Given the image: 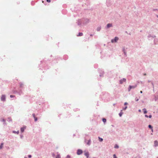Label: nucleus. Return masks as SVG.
Listing matches in <instances>:
<instances>
[{"instance_id":"28","label":"nucleus","mask_w":158,"mask_h":158,"mask_svg":"<svg viewBox=\"0 0 158 158\" xmlns=\"http://www.w3.org/2000/svg\"><path fill=\"white\" fill-rule=\"evenodd\" d=\"M1 121L4 122H5V120L3 118H2V119H1Z\"/></svg>"},{"instance_id":"39","label":"nucleus","mask_w":158,"mask_h":158,"mask_svg":"<svg viewBox=\"0 0 158 158\" xmlns=\"http://www.w3.org/2000/svg\"><path fill=\"white\" fill-rule=\"evenodd\" d=\"M70 158V156L69 155H68L67 156V157L66 158Z\"/></svg>"},{"instance_id":"34","label":"nucleus","mask_w":158,"mask_h":158,"mask_svg":"<svg viewBox=\"0 0 158 158\" xmlns=\"http://www.w3.org/2000/svg\"><path fill=\"white\" fill-rule=\"evenodd\" d=\"M8 120V121H11V120H11V118H9Z\"/></svg>"},{"instance_id":"13","label":"nucleus","mask_w":158,"mask_h":158,"mask_svg":"<svg viewBox=\"0 0 158 158\" xmlns=\"http://www.w3.org/2000/svg\"><path fill=\"white\" fill-rule=\"evenodd\" d=\"M101 29V26L98 27L97 28V31H99Z\"/></svg>"},{"instance_id":"32","label":"nucleus","mask_w":158,"mask_h":158,"mask_svg":"<svg viewBox=\"0 0 158 158\" xmlns=\"http://www.w3.org/2000/svg\"><path fill=\"white\" fill-rule=\"evenodd\" d=\"M32 115H33V117H34V118H35V117H35V114H32Z\"/></svg>"},{"instance_id":"41","label":"nucleus","mask_w":158,"mask_h":158,"mask_svg":"<svg viewBox=\"0 0 158 158\" xmlns=\"http://www.w3.org/2000/svg\"><path fill=\"white\" fill-rule=\"evenodd\" d=\"M145 116L146 118H148V115H145Z\"/></svg>"},{"instance_id":"3","label":"nucleus","mask_w":158,"mask_h":158,"mask_svg":"<svg viewBox=\"0 0 158 158\" xmlns=\"http://www.w3.org/2000/svg\"><path fill=\"white\" fill-rule=\"evenodd\" d=\"M119 38L117 37H115L114 39H112L111 40L112 43H115L117 42Z\"/></svg>"},{"instance_id":"7","label":"nucleus","mask_w":158,"mask_h":158,"mask_svg":"<svg viewBox=\"0 0 158 158\" xmlns=\"http://www.w3.org/2000/svg\"><path fill=\"white\" fill-rule=\"evenodd\" d=\"M82 23H83L82 19H79L78 21L77 24L78 25H81Z\"/></svg>"},{"instance_id":"46","label":"nucleus","mask_w":158,"mask_h":158,"mask_svg":"<svg viewBox=\"0 0 158 158\" xmlns=\"http://www.w3.org/2000/svg\"><path fill=\"white\" fill-rule=\"evenodd\" d=\"M152 132H153V130L152 128Z\"/></svg>"},{"instance_id":"29","label":"nucleus","mask_w":158,"mask_h":158,"mask_svg":"<svg viewBox=\"0 0 158 158\" xmlns=\"http://www.w3.org/2000/svg\"><path fill=\"white\" fill-rule=\"evenodd\" d=\"M158 10L156 9H154L153 10V11H157Z\"/></svg>"},{"instance_id":"43","label":"nucleus","mask_w":158,"mask_h":158,"mask_svg":"<svg viewBox=\"0 0 158 158\" xmlns=\"http://www.w3.org/2000/svg\"><path fill=\"white\" fill-rule=\"evenodd\" d=\"M140 93H142V91H141L140 92Z\"/></svg>"},{"instance_id":"40","label":"nucleus","mask_w":158,"mask_h":158,"mask_svg":"<svg viewBox=\"0 0 158 158\" xmlns=\"http://www.w3.org/2000/svg\"><path fill=\"white\" fill-rule=\"evenodd\" d=\"M135 158H141V157L139 156H137Z\"/></svg>"},{"instance_id":"38","label":"nucleus","mask_w":158,"mask_h":158,"mask_svg":"<svg viewBox=\"0 0 158 158\" xmlns=\"http://www.w3.org/2000/svg\"><path fill=\"white\" fill-rule=\"evenodd\" d=\"M47 1L48 2H51L50 0H47Z\"/></svg>"},{"instance_id":"30","label":"nucleus","mask_w":158,"mask_h":158,"mask_svg":"<svg viewBox=\"0 0 158 158\" xmlns=\"http://www.w3.org/2000/svg\"><path fill=\"white\" fill-rule=\"evenodd\" d=\"M113 158H117V157L115 154L113 155Z\"/></svg>"},{"instance_id":"12","label":"nucleus","mask_w":158,"mask_h":158,"mask_svg":"<svg viewBox=\"0 0 158 158\" xmlns=\"http://www.w3.org/2000/svg\"><path fill=\"white\" fill-rule=\"evenodd\" d=\"M84 155L85 156H86L87 158H88L89 157V154L88 152H86L84 153Z\"/></svg>"},{"instance_id":"42","label":"nucleus","mask_w":158,"mask_h":158,"mask_svg":"<svg viewBox=\"0 0 158 158\" xmlns=\"http://www.w3.org/2000/svg\"><path fill=\"white\" fill-rule=\"evenodd\" d=\"M141 110H139V111L140 112H141Z\"/></svg>"},{"instance_id":"21","label":"nucleus","mask_w":158,"mask_h":158,"mask_svg":"<svg viewBox=\"0 0 158 158\" xmlns=\"http://www.w3.org/2000/svg\"><path fill=\"white\" fill-rule=\"evenodd\" d=\"M83 35V33H79V35H77L78 36H81Z\"/></svg>"},{"instance_id":"9","label":"nucleus","mask_w":158,"mask_h":158,"mask_svg":"<svg viewBox=\"0 0 158 158\" xmlns=\"http://www.w3.org/2000/svg\"><path fill=\"white\" fill-rule=\"evenodd\" d=\"M82 151L81 150L78 149L77 151V153L78 155H80L82 153Z\"/></svg>"},{"instance_id":"22","label":"nucleus","mask_w":158,"mask_h":158,"mask_svg":"<svg viewBox=\"0 0 158 158\" xmlns=\"http://www.w3.org/2000/svg\"><path fill=\"white\" fill-rule=\"evenodd\" d=\"M98 138L99 139V140L100 142H102L103 141V139L102 138H101L100 137H99Z\"/></svg>"},{"instance_id":"14","label":"nucleus","mask_w":158,"mask_h":158,"mask_svg":"<svg viewBox=\"0 0 158 158\" xmlns=\"http://www.w3.org/2000/svg\"><path fill=\"white\" fill-rule=\"evenodd\" d=\"M122 110H121L119 114V116L120 117L122 116V114H123V112H122Z\"/></svg>"},{"instance_id":"35","label":"nucleus","mask_w":158,"mask_h":158,"mask_svg":"<svg viewBox=\"0 0 158 158\" xmlns=\"http://www.w3.org/2000/svg\"><path fill=\"white\" fill-rule=\"evenodd\" d=\"M28 157L29 158H31V155H28Z\"/></svg>"},{"instance_id":"26","label":"nucleus","mask_w":158,"mask_h":158,"mask_svg":"<svg viewBox=\"0 0 158 158\" xmlns=\"http://www.w3.org/2000/svg\"><path fill=\"white\" fill-rule=\"evenodd\" d=\"M139 100V98H137V97H136L135 98V100L137 102Z\"/></svg>"},{"instance_id":"20","label":"nucleus","mask_w":158,"mask_h":158,"mask_svg":"<svg viewBox=\"0 0 158 158\" xmlns=\"http://www.w3.org/2000/svg\"><path fill=\"white\" fill-rule=\"evenodd\" d=\"M131 89V85H129L128 88V91H130Z\"/></svg>"},{"instance_id":"4","label":"nucleus","mask_w":158,"mask_h":158,"mask_svg":"<svg viewBox=\"0 0 158 158\" xmlns=\"http://www.w3.org/2000/svg\"><path fill=\"white\" fill-rule=\"evenodd\" d=\"M1 100L4 102L6 101V96L5 95H2L1 96Z\"/></svg>"},{"instance_id":"51","label":"nucleus","mask_w":158,"mask_h":158,"mask_svg":"<svg viewBox=\"0 0 158 158\" xmlns=\"http://www.w3.org/2000/svg\"><path fill=\"white\" fill-rule=\"evenodd\" d=\"M22 136H21V138H22Z\"/></svg>"},{"instance_id":"10","label":"nucleus","mask_w":158,"mask_h":158,"mask_svg":"<svg viewBox=\"0 0 158 158\" xmlns=\"http://www.w3.org/2000/svg\"><path fill=\"white\" fill-rule=\"evenodd\" d=\"M154 145L155 147H156L158 146V142L156 140L154 141Z\"/></svg>"},{"instance_id":"25","label":"nucleus","mask_w":158,"mask_h":158,"mask_svg":"<svg viewBox=\"0 0 158 158\" xmlns=\"http://www.w3.org/2000/svg\"><path fill=\"white\" fill-rule=\"evenodd\" d=\"M127 106H126L125 107L123 108V110H125L127 109Z\"/></svg>"},{"instance_id":"27","label":"nucleus","mask_w":158,"mask_h":158,"mask_svg":"<svg viewBox=\"0 0 158 158\" xmlns=\"http://www.w3.org/2000/svg\"><path fill=\"white\" fill-rule=\"evenodd\" d=\"M148 127L151 128V129H152V126L150 125H148Z\"/></svg>"},{"instance_id":"8","label":"nucleus","mask_w":158,"mask_h":158,"mask_svg":"<svg viewBox=\"0 0 158 158\" xmlns=\"http://www.w3.org/2000/svg\"><path fill=\"white\" fill-rule=\"evenodd\" d=\"M112 23H108L107 24L106 27V28H109L112 27Z\"/></svg>"},{"instance_id":"6","label":"nucleus","mask_w":158,"mask_h":158,"mask_svg":"<svg viewBox=\"0 0 158 158\" xmlns=\"http://www.w3.org/2000/svg\"><path fill=\"white\" fill-rule=\"evenodd\" d=\"M126 79L125 78H123L122 79H121L120 81L119 82L120 84H122L123 82H125L126 81Z\"/></svg>"},{"instance_id":"2","label":"nucleus","mask_w":158,"mask_h":158,"mask_svg":"<svg viewBox=\"0 0 158 158\" xmlns=\"http://www.w3.org/2000/svg\"><path fill=\"white\" fill-rule=\"evenodd\" d=\"M83 23L84 24H86L89 23L90 22V20L89 19L87 18L84 19H82Z\"/></svg>"},{"instance_id":"45","label":"nucleus","mask_w":158,"mask_h":158,"mask_svg":"<svg viewBox=\"0 0 158 158\" xmlns=\"http://www.w3.org/2000/svg\"><path fill=\"white\" fill-rule=\"evenodd\" d=\"M156 37V36H153L152 37H153V38H154V37Z\"/></svg>"},{"instance_id":"24","label":"nucleus","mask_w":158,"mask_h":158,"mask_svg":"<svg viewBox=\"0 0 158 158\" xmlns=\"http://www.w3.org/2000/svg\"><path fill=\"white\" fill-rule=\"evenodd\" d=\"M56 158H60V155L59 154L57 155L56 157Z\"/></svg>"},{"instance_id":"19","label":"nucleus","mask_w":158,"mask_h":158,"mask_svg":"<svg viewBox=\"0 0 158 158\" xmlns=\"http://www.w3.org/2000/svg\"><path fill=\"white\" fill-rule=\"evenodd\" d=\"M114 148H119V146L118 145L115 144L114 146Z\"/></svg>"},{"instance_id":"47","label":"nucleus","mask_w":158,"mask_h":158,"mask_svg":"<svg viewBox=\"0 0 158 158\" xmlns=\"http://www.w3.org/2000/svg\"><path fill=\"white\" fill-rule=\"evenodd\" d=\"M24 158H27V157L25 156V157H24Z\"/></svg>"},{"instance_id":"50","label":"nucleus","mask_w":158,"mask_h":158,"mask_svg":"<svg viewBox=\"0 0 158 158\" xmlns=\"http://www.w3.org/2000/svg\"><path fill=\"white\" fill-rule=\"evenodd\" d=\"M144 75H146V74H144Z\"/></svg>"},{"instance_id":"36","label":"nucleus","mask_w":158,"mask_h":158,"mask_svg":"<svg viewBox=\"0 0 158 158\" xmlns=\"http://www.w3.org/2000/svg\"><path fill=\"white\" fill-rule=\"evenodd\" d=\"M152 115H149L148 116V117H149V118H152Z\"/></svg>"},{"instance_id":"11","label":"nucleus","mask_w":158,"mask_h":158,"mask_svg":"<svg viewBox=\"0 0 158 158\" xmlns=\"http://www.w3.org/2000/svg\"><path fill=\"white\" fill-rule=\"evenodd\" d=\"M26 127H24L21 128V131L22 132H23L24 131V130L26 129Z\"/></svg>"},{"instance_id":"1","label":"nucleus","mask_w":158,"mask_h":158,"mask_svg":"<svg viewBox=\"0 0 158 158\" xmlns=\"http://www.w3.org/2000/svg\"><path fill=\"white\" fill-rule=\"evenodd\" d=\"M127 48L125 47H123L122 48V51L123 52L124 55L125 56H127Z\"/></svg>"},{"instance_id":"49","label":"nucleus","mask_w":158,"mask_h":158,"mask_svg":"<svg viewBox=\"0 0 158 158\" xmlns=\"http://www.w3.org/2000/svg\"><path fill=\"white\" fill-rule=\"evenodd\" d=\"M150 37V36H149V35L148 36V37Z\"/></svg>"},{"instance_id":"33","label":"nucleus","mask_w":158,"mask_h":158,"mask_svg":"<svg viewBox=\"0 0 158 158\" xmlns=\"http://www.w3.org/2000/svg\"><path fill=\"white\" fill-rule=\"evenodd\" d=\"M128 105V103L127 102H125L124 103V105Z\"/></svg>"},{"instance_id":"16","label":"nucleus","mask_w":158,"mask_h":158,"mask_svg":"<svg viewBox=\"0 0 158 158\" xmlns=\"http://www.w3.org/2000/svg\"><path fill=\"white\" fill-rule=\"evenodd\" d=\"M13 133H16L17 134H18L19 133V131H13Z\"/></svg>"},{"instance_id":"44","label":"nucleus","mask_w":158,"mask_h":158,"mask_svg":"<svg viewBox=\"0 0 158 158\" xmlns=\"http://www.w3.org/2000/svg\"><path fill=\"white\" fill-rule=\"evenodd\" d=\"M156 16L157 17V18H158V15H156Z\"/></svg>"},{"instance_id":"37","label":"nucleus","mask_w":158,"mask_h":158,"mask_svg":"<svg viewBox=\"0 0 158 158\" xmlns=\"http://www.w3.org/2000/svg\"><path fill=\"white\" fill-rule=\"evenodd\" d=\"M35 119V121H36L37 120V118L36 117H35V118H34Z\"/></svg>"},{"instance_id":"23","label":"nucleus","mask_w":158,"mask_h":158,"mask_svg":"<svg viewBox=\"0 0 158 158\" xmlns=\"http://www.w3.org/2000/svg\"><path fill=\"white\" fill-rule=\"evenodd\" d=\"M103 122L105 123L106 122V119L105 118H103L102 119Z\"/></svg>"},{"instance_id":"5","label":"nucleus","mask_w":158,"mask_h":158,"mask_svg":"<svg viewBox=\"0 0 158 158\" xmlns=\"http://www.w3.org/2000/svg\"><path fill=\"white\" fill-rule=\"evenodd\" d=\"M85 142L88 145H90L91 144V140L90 139L87 141L86 139L85 140Z\"/></svg>"},{"instance_id":"18","label":"nucleus","mask_w":158,"mask_h":158,"mask_svg":"<svg viewBox=\"0 0 158 158\" xmlns=\"http://www.w3.org/2000/svg\"><path fill=\"white\" fill-rule=\"evenodd\" d=\"M3 145V143H1V145H0V149L2 148Z\"/></svg>"},{"instance_id":"15","label":"nucleus","mask_w":158,"mask_h":158,"mask_svg":"<svg viewBox=\"0 0 158 158\" xmlns=\"http://www.w3.org/2000/svg\"><path fill=\"white\" fill-rule=\"evenodd\" d=\"M143 112H144V113L145 114L146 113H147V111L146 110V109L145 108H144L143 109Z\"/></svg>"},{"instance_id":"17","label":"nucleus","mask_w":158,"mask_h":158,"mask_svg":"<svg viewBox=\"0 0 158 158\" xmlns=\"http://www.w3.org/2000/svg\"><path fill=\"white\" fill-rule=\"evenodd\" d=\"M137 87V85H133L131 86V89H134L135 88H136Z\"/></svg>"},{"instance_id":"48","label":"nucleus","mask_w":158,"mask_h":158,"mask_svg":"<svg viewBox=\"0 0 158 158\" xmlns=\"http://www.w3.org/2000/svg\"><path fill=\"white\" fill-rule=\"evenodd\" d=\"M90 36H92V35H90Z\"/></svg>"},{"instance_id":"31","label":"nucleus","mask_w":158,"mask_h":158,"mask_svg":"<svg viewBox=\"0 0 158 158\" xmlns=\"http://www.w3.org/2000/svg\"><path fill=\"white\" fill-rule=\"evenodd\" d=\"M10 98H13V97H15V96L13 95H10Z\"/></svg>"}]
</instances>
